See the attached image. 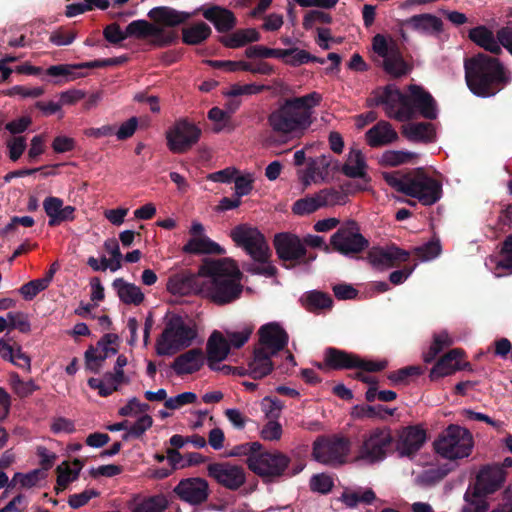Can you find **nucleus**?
<instances>
[{
	"mask_svg": "<svg viewBox=\"0 0 512 512\" xmlns=\"http://www.w3.org/2000/svg\"><path fill=\"white\" fill-rule=\"evenodd\" d=\"M241 272L228 258L206 260L197 274H177L169 278L167 289L174 295L201 294L218 305L231 303L242 292Z\"/></svg>",
	"mask_w": 512,
	"mask_h": 512,
	"instance_id": "1",
	"label": "nucleus"
},
{
	"mask_svg": "<svg viewBox=\"0 0 512 512\" xmlns=\"http://www.w3.org/2000/svg\"><path fill=\"white\" fill-rule=\"evenodd\" d=\"M409 97L395 85H387L375 92L376 105L383 106L389 118L405 122L415 117L416 111L427 119L437 117V107L432 96L422 87L409 86Z\"/></svg>",
	"mask_w": 512,
	"mask_h": 512,
	"instance_id": "2",
	"label": "nucleus"
},
{
	"mask_svg": "<svg viewBox=\"0 0 512 512\" xmlns=\"http://www.w3.org/2000/svg\"><path fill=\"white\" fill-rule=\"evenodd\" d=\"M322 101L318 92L284 100L268 116V124L278 135L299 138L310 128L314 121V108Z\"/></svg>",
	"mask_w": 512,
	"mask_h": 512,
	"instance_id": "3",
	"label": "nucleus"
},
{
	"mask_svg": "<svg viewBox=\"0 0 512 512\" xmlns=\"http://www.w3.org/2000/svg\"><path fill=\"white\" fill-rule=\"evenodd\" d=\"M465 78L473 94L490 97L511 82L512 73L498 59L478 54L465 61Z\"/></svg>",
	"mask_w": 512,
	"mask_h": 512,
	"instance_id": "4",
	"label": "nucleus"
},
{
	"mask_svg": "<svg viewBox=\"0 0 512 512\" xmlns=\"http://www.w3.org/2000/svg\"><path fill=\"white\" fill-rule=\"evenodd\" d=\"M198 341L196 322L188 316L172 314L166 317L164 328L156 341L160 356H172Z\"/></svg>",
	"mask_w": 512,
	"mask_h": 512,
	"instance_id": "5",
	"label": "nucleus"
},
{
	"mask_svg": "<svg viewBox=\"0 0 512 512\" xmlns=\"http://www.w3.org/2000/svg\"><path fill=\"white\" fill-rule=\"evenodd\" d=\"M230 236L238 247L244 249L255 262L259 263L249 269L252 273L265 276L275 274V267L268 262L271 255L269 246L257 228L245 224L239 225L231 230Z\"/></svg>",
	"mask_w": 512,
	"mask_h": 512,
	"instance_id": "6",
	"label": "nucleus"
},
{
	"mask_svg": "<svg viewBox=\"0 0 512 512\" xmlns=\"http://www.w3.org/2000/svg\"><path fill=\"white\" fill-rule=\"evenodd\" d=\"M473 436L464 427L449 425L434 442L437 454L448 460L468 457L473 449Z\"/></svg>",
	"mask_w": 512,
	"mask_h": 512,
	"instance_id": "7",
	"label": "nucleus"
},
{
	"mask_svg": "<svg viewBox=\"0 0 512 512\" xmlns=\"http://www.w3.org/2000/svg\"><path fill=\"white\" fill-rule=\"evenodd\" d=\"M372 50L381 59L387 73L394 77L408 73L409 66L404 61L396 40L391 36L376 34L372 39Z\"/></svg>",
	"mask_w": 512,
	"mask_h": 512,
	"instance_id": "8",
	"label": "nucleus"
},
{
	"mask_svg": "<svg viewBox=\"0 0 512 512\" xmlns=\"http://www.w3.org/2000/svg\"><path fill=\"white\" fill-rule=\"evenodd\" d=\"M350 442L343 437L319 438L314 442L313 457L326 465H338L346 461Z\"/></svg>",
	"mask_w": 512,
	"mask_h": 512,
	"instance_id": "9",
	"label": "nucleus"
},
{
	"mask_svg": "<svg viewBox=\"0 0 512 512\" xmlns=\"http://www.w3.org/2000/svg\"><path fill=\"white\" fill-rule=\"evenodd\" d=\"M331 245L339 253L349 256L363 251L368 241L360 233L358 225L349 221L341 226L331 237Z\"/></svg>",
	"mask_w": 512,
	"mask_h": 512,
	"instance_id": "10",
	"label": "nucleus"
},
{
	"mask_svg": "<svg viewBox=\"0 0 512 512\" xmlns=\"http://www.w3.org/2000/svg\"><path fill=\"white\" fill-rule=\"evenodd\" d=\"M392 440L391 431L388 428L372 430L364 438L359 451V458L370 464L384 460Z\"/></svg>",
	"mask_w": 512,
	"mask_h": 512,
	"instance_id": "11",
	"label": "nucleus"
},
{
	"mask_svg": "<svg viewBox=\"0 0 512 512\" xmlns=\"http://www.w3.org/2000/svg\"><path fill=\"white\" fill-rule=\"evenodd\" d=\"M408 196L418 199L426 206L436 203L442 196L441 183L423 172L412 174Z\"/></svg>",
	"mask_w": 512,
	"mask_h": 512,
	"instance_id": "12",
	"label": "nucleus"
},
{
	"mask_svg": "<svg viewBox=\"0 0 512 512\" xmlns=\"http://www.w3.org/2000/svg\"><path fill=\"white\" fill-rule=\"evenodd\" d=\"M201 130L187 120L177 121L166 133L168 148L174 153H183L199 140Z\"/></svg>",
	"mask_w": 512,
	"mask_h": 512,
	"instance_id": "13",
	"label": "nucleus"
},
{
	"mask_svg": "<svg viewBox=\"0 0 512 512\" xmlns=\"http://www.w3.org/2000/svg\"><path fill=\"white\" fill-rule=\"evenodd\" d=\"M248 467L260 476H280L289 464V458L280 452L252 454L247 458Z\"/></svg>",
	"mask_w": 512,
	"mask_h": 512,
	"instance_id": "14",
	"label": "nucleus"
},
{
	"mask_svg": "<svg viewBox=\"0 0 512 512\" xmlns=\"http://www.w3.org/2000/svg\"><path fill=\"white\" fill-rule=\"evenodd\" d=\"M127 33L129 37L147 39L151 44L159 47L171 44L176 38L174 32L146 20L132 21L127 26Z\"/></svg>",
	"mask_w": 512,
	"mask_h": 512,
	"instance_id": "15",
	"label": "nucleus"
},
{
	"mask_svg": "<svg viewBox=\"0 0 512 512\" xmlns=\"http://www.w3.org/2000/svg\"><path fill=\"white\" fill-rule=\"evenodd\" d=\"M325 361L334 369L361 368L368 372L381 371L387 366V361H364L354 354L332 348L326 351Z\"/></svg>",
	"mask_w": 512,
	"mask_h": 512,
	"instance_id": "16",
	"label": "nucleus"
},
{
	"mask_svg": "<svg viewBox=\"0 0 512 512\" xmlns=\"http://www.w3.org/2000/svg\"><path fill=\"white\" fill-rule=\"evenodd\" d=\"M189 239L183 246V252L188 254H224L225 249L211 240L205 233V228L199 221H193L189 228Z\"/></svg>",
	"mask_w": 512,
	"mask_h": 512,
	"instance_id": "17",
	"label": "nucleus"
},
{
	"mask_svg": "<svg viewBox=\"0 0 512 512\" xmlns=\"http://www.w3.org/2000/svg\"><path fill=\"white\" fill-rule=\"evenodd\" d=\"M207 471L219 484L231 490L238 489L246 480L243 467L228 462L209 464Z\"/></svg>",
	"mask_w": 512,
	"mask_h": 512,
	"instance_id": "18",
	"label": "nucleus"
},
{
	"mask_svg": "<svg viewBox=\"0 0 512 512\" xmlns=\"http://www.w3.org/2000/svg\"><path fill=\"white\" fill-rule=\"evenodd\" d=\"M410 253L395 245L372 248L367 256L369 263L377 270L388 269L408 260Z\"/></svg>",
	"mask_w": 512,
	"mask_h": 512,
	"instance_id": "19",
	"label": "nucleus"
},
{
	"mask_svg": "<svg viewBox=\"0 0 512 512\" xmlns=\"http://www.w3.org/2000/svg\"><path fill=\"white\" fill-rule=\"evenodd\" d=\"M260 340L258 348L275 355L282 350L288 342V335L281 326L275 323L263 325L259 330Z\"/></svg>",
	"mask_w": 512,
	"mask_h": 512,
	"instance_id": "20",
	"label": "nucleus"
},
{
	"mask_svg": "<svg viewBox=\"0 0 512 512\" xmlns=\"http://www.w3.org/2000/svg\"><path fill=\"white\" fill-rule=\"evenodd\" d=\"M175 493L185 502L196 505L208 497V483L201 478H188L179 482Z\"/></svg>",
	"mask_w": 512,
	"mask_h": 512,
	"instance_id": "21",
	"label": "nucleus"
},
{
	"mask_svg": "<svg viewBox=\"0 0 512 512\" xmlns=\"http://www.w3.org/2000/svg\"><path fill=\"white\" fill-rule=\"evenodd\" d=\"M275 248L282 260H298L305 253V246L301 239L290 233H281L275 236Z\"/></svg>",
	"mask_w": 512,
	"mask_h": 512,
	"instance_id": "22",
	"label": "nucleus"
},
{
	"mask_svg": "<svg viewBox=\"0 0 512 512\" xmlns=\"http://www.w3.org/2000/svg\"><path fill=\"white\" fill-rule=\"evenodd\" d=\"M505 478L506 473L500 465L487 466L478 474L475 490L483 495L491 494L501 487Z\"/></svg>",
	"mask_w": 512,
	"mask_h": 512,
	"instance_id": "23",
	"label": "nucleus"
},
{
	"mask_svg": "<svg viewBox=\"0 0 512 512\" xmlns=\"http://www.w3.org/2000/svg\"><path fill=\"white\" fill-rule=\"evenodd\" d=\"M367 170L368 164L363 152L357 147H351L340 171L349 178H359L367 183Z\"/></svg>",
	"mask_w": 512,
	"mask_h": 512,
	"instance_id": "24",
	"label": "nucleus"
},
{
	"mask_svg": "<svg viewBox=\"0 0 512 512\" xmlns=\"http://www.w3.org/2000/svg\"><path fill=\"white\" fill-rule=\"evenodd\" d=\"M399 136L393 126L384 120L379 121L365 133V140L372 148L388 146L398 140Z\"/></svg>",
	"mask_w": 512,
	"mask_h": 512,
	"instance_id": "25",
	"label": "nucleus"
},
{
	"mask_svg": "<svg viewBox=\"0 0 512 512\" xmlns=\"http://www.w3.org/2000/svg\"><path fill=\"white\" fill-rule=\"evenodd\" d=\"M230 348L225 335L220 331H213L207 341V360L209 367L213 370H217V364L226 359Z\"/></svg>",
	"mask_w": 512,
	"mask_h": 512,
	"instance_id": "26",
	"label": "nucleus"
},
{
	"mask_svg": "<svg viewBox=\"0 0 512 512\" xmlns=\"http://www.w3.org/2000/svg\"><path fill=\"white\" fill-rule=\"evenodd\" d=\"M43 208L49 218L50 226L74 219L75 208L70 205L64 206L62 199L58 197H47L43 202Z\"/></svg>",
	"mask_w": 512,
	"mask_h": 512,
	"instance_id": "27",
	"label": "nucleus"
},
{
	"mask_svg": "<svg viewBox=\"0 0 512 512\" xmlns=\"http://www.w3.org/2000/svg\"><path fill=\"white\" fill-rule=\"evenodd\" d=\"M128 382L129 378L124 373L113 371L105 373L102 378H90L88 385L97 390L100 396L107 397Z\"/></svg>",
	"mask_w": 512,
	"mask_h": 512,
	"instance_id": "28",
	"label": "nucleus"
},
{
	"mask_svg": "<svg viewBox=\"0 0 512 512\" xmlns=\"http://www.w3.org/2000/svg\"><path fill=\"white\" fill-rule=\"evenodd\" d=\"M426 441V433L418 427L405 428L399 437L398 450L401 455H411L418 451Z\"/></svg>",
	"mask_w": 512,
	"mask_h": 512,
	"instance_id": "29",
	"label": "nucleus"
},
{
	"mask_svg": "<svg viewBox=\"0 0 512 512\" xmlns=\"http://www.w3.org/2000/svg\"><path fill=\"white\" fill-rule=\"evenodd\" d=\"M113 63L112 60H104V61H91L86 62L78 65H69V64H60V65H54L50 66L46 73L49 76L59 78V80L56 81V83H59L61 81L68 82L72 81L78 78V75L74 72L76 68H96L105 66L108 64Z\"/></svg>",
	"mask_w": 512,
	"mask_h": 512,
	"instance_id": "30",
	"label": "nucleus"
},
{
	"mask_svg": "<svg viewBox=\"0 0 512 512\" xmlns=\"http://www.w3.org/2000/svg\"><path fill=\"white\" fill-rule=\"evenodd\" d=\"M461 355L462 352L459 349H453L444 355L431 369V380H437L439 378L449 376L456 371L463 369L460 362Z\"/></svg>",
	"mask_w": 512,
	"mask_h": 512,
	"instance_id": "31",
	"label": "nucleus"
},
{
	"mask_svg": "<svg viewBox=\"0 0 512 512\" xmlns=\"http://www.w3.org/2000/svg\"><path fill=\"white\" fill-rule=\"evenodd\" d=\"M203 363V352L199 349H191L176 358L173 363V370L178 375L191 374L198 371Z\"/></svg>",
	"mask_w": 512,
	"mask_h": 512,
	"instance_id": "32",
	"label": "nucleus"
},
{
	"mask_svg": "<svg viewBox=\"0 0 512 512\" xmlns=\"http://www.w3.org/2000/svg\"><path fill=\"white\" fill-rule=\"evenodd\" d=\"M148 16L157 23L156 25L165 28L164 26L173 27L185 22L190 14L169 7H155L149 11Z\"/></svg>",
	"mask_w": 512,
	"mask_h": 512,
	"instance_id": "33",
	"label": "nucleus"
},
{
	"mask_svg": "<svg viewBox=\"0 0 512 512\" xmlns=\"http://www.w3.org/2000/svg\"><path fill=\"white\" fill-rule=\"evenodd\" d=\"M405 24L411 27L413 30L426 35L438 34L442 31L443 28L442 20L432 14H420L412 16L406 20Z\"/></svg>",
	"mask_w": 512,
	"mask_h": 512,
	"instance_id": "34",
	"label": "nucleus"
},
{
	"mask_svg": "<svg viewBox=\"0 0 512 512\" xmlns=\"http://www.w3.org/2000/svg\"><path fill=\"white\" fill-rule=\"evenodd\" d=\"M469 38L476 45L494 54H500L502 48L500 47L497 36L494 32L486 26H477L469 31Z\"/></svg>",
	"mask_w": 512,
	"mask_h": 512,
	"instance_id": "35",
	"label": "nucleus"
},
{
	"mask_svg": "<svg viewBox=\"0 0 512 512\" xmlns=\"http://www.w3.org/2000/svg\"><path fill=\"white\" fill-rule=\"evenodd\" d=\"M203 16L214 24L219 32H226L231 30L235 24L236 19L234 14L220 6H213L203 11Z\"/></svg>",
	"mask_w": 512,
	"mask_h": 512,
	"instance_id": "36",
	"label": "nucleus"
},
{
	"mask_svg": "<svg viewBox=\"0 0 512 512\" xmlns=\"http://www.w3.org/2000/svg\"><path fill=\"white\" fill-rule=\"evenodd\" d=\"M272 356L273 354L256 347L253 357L248 363L249 374L255 379L267 376L273 369Z\"/></svg>",
	"mask_w": 512,
	"mask_h": 512,
	"instance_id": "37",
	"label": "nucleus"
},
{
	"mask_svg": "<svg viewBox=\"0 0 512 512\" xmlns=\"http://www.w3.org/2000/svg\"><path fill=\"white\" fill-rule=\"evenodd\" d=\"M113 288L116 290L120 300L129 305H140L144 300V294L140 287L126 282L122 278L113 281Z\"/></svg>",
	"mask_w": 512,
	"mask_h": 512,
	"instance_id": "38",
	"label": "nucleus"
},
{
	"mask_svg": "<svg viewBox=\"0 0 512 512\" xmlns=\"http://www.w3.org/2000/svg\"><path fill=\"white\" fill-rule=\"evenodd\" d=\"M403 135L413 142H432L436 133L430 123H408L402 128Z\"/></svg>",
	"mask_w": 512,
	"mask_h": 512,
	"instance_id": "39",
	"label": "nucleus"
},
{
	"mask_svg": "<svg viewBox=\"0 0 512 512\" xmlns=\"http://www.w3.org/2000/svg\"><path fill=\"white\" fill-rule=\"evenodd\" d=\"M376 498L375 493L372 489H351L345 488L339 497V501L342 502L347 508L353 509L358 504H371Z\"/></svg>",
	"mask_w": 512,
	"mask_h": 512,
	"instance_id": "40",
	"label": "nucleus"
},
{
	"mask_svg": "<svg viewBox=\"0 0 512 512\" xmlns=\"http://www.w3.org/2000/svg\"><path fill=\"white\" fill-rule=\"evenodd\" d=\"M260 39L259 32L254 28L240 29L221 38V42L228 48H239Z\"/></svg>",
	"mask_w": 512,
	"mask_h": 512,
	"instance_id": "41",
	"label": "nucleus"
},
{
	"mask_svg": "<svg viewBox=\"0 0 512 512\" xmlns=\"http://www.w3.org/2000/svg\"><path fill=\"white\" fill-rule=\"evenodd\" d=\"M323 164L318 158H310L307 161L306 168L299 169L297 176L304 188H307L312 183H319L324 180V174L320 170V166Z\"/></svg>",
	"mask_w": 512,
	"mask_h": 512,
	"instance_id": "42",
	"label": "nucleus"
},
{
	"mask_svg": "<svg viewBox=\"0 0 512 512\" xmlns=\"http://www.w3.org/2000/svg\"><path fill=\"white\" fill-rule=\"evenodd\" d=\"M82 469V464L79 460L72 463L63 462L57 467V487L56 489L64 490L69 483L75 481Z\"/></svg>",
	"mask_w": 512,
	"mask_h": 512,
	"instance_id": "43",
	"label": "nucleus"
},
{
	"mask_svg": "<svg viewBox=\"0 0 512 512\" xmlns=\"http://www.w3.org/2000/svg\"><path fill=\"white\" fill-rule=\"evenodd\" d=\"M253 330V325L244 323L234 329L226 330L225 337L230 347L238 349L249 340Z\"/></svg>",
	"mask_w": 512,
	"mask_h": 512,
	"instance_id": "44",
	"label": "nucleus"
},
{
	"mask_svg": "<svg viewBox=\"0 0 512 512\" xmlns=\"http://www.w3.org/2000/svg\"><path fill=\"white\" fill-rule=\"evenodd\" d=\"M414 154L403 150H386L378 158L381 166L396 167L411 162Z\"/></svg>",
	"mask_w": 512,
	"mask_h": 512,
	"instance_id": "45",
	"label": "nucleus"
},
{
	"mask_svg": "<svg viewBox=\"0 0 512 512\" xmlns=\"http://www.w3.org/2000/svg\"><path fill=\"white\" fill-rule=\"evenodd\" d=\"M183 41L186 44L196 45L204 41L211 34V28L204 22L197 23L182 31Z\"/></svg>",
	"mask_w": 512,
	"mask_h": 512,
	"instance_id": "46",
	"label": "nucleus"
},
{
	"mask_svg": "<svg viewBox=\"0 0 512 512\" xmlns=\"http://www.w3.org/2000/svg\"><path fill=\"white\" fill-rule=\"evenodd\" d=\"M167 507V500L162 495H156L135 501L131 512H162Z\"/></svg>",
	"mask_w": 512,
	"mask_h": 512,
	"instance_id": "47",
	"label": "nucleus"
},
{
	"mask_svg": "<svg viewBox=\"0 0 512 512\" xmlns=\"http://www.w3.org/2000/svg\"><path fill=\"white\" fill-rule=\"evenodd\" d=\"M153 425V418L149 415V412L141 414L136 417L134 423L129 425L127 432L123 435L124 440H129L132 438H140L142 437L147 430H149Z\"/></svg>",
	"mask_w": 512,
	"mask_h": 512,
	"instance_id": "48",
	"label": "nucleus"
},
{
	"mask_svg": "<svg viewBox=\"0 0 512 512\" xmlns=\"http://www.w3.org/2000/svg\"><path fill=\"white\" fill-rule=\"evenodd\" d=\"M304 303L310 311L325 310L331 308L332 298L323 292L311 291L304 297Z\"/></svg>",
	"mask_w": 512,
	"mask_h": 512,
	"instance_id": "49",
	"label": "nucleus"
},
{
	"mask_svg": "<svg viewBox=\"0 0 512 512\" xmlns=\"http://www.w3.org/2000/svg\"><path fill=\"white\" fill-rule=\"evenodd\" d=\"M464 505L461 512H486L488 503L481 492L474 490L472 493L466 492L464 495Z\"/></svg>",
	"mask_w": 512,
	"mask_h": 512,
	"instance_id": "50",
	"label": "nucleus"
},
{
	"mask_svg": "<svg viewBox=\"0 0 512 512\" xmlns=\"http://www.w3.org/2000/svg\"><path fill=\"white\" fill-rule=\"evenodd\" d=\"M323 207L320 197L317 194L297 200L292 207V211L296 215H307L315 212Z\"/></svg>",
	"mask_w": 512,
	"mask_h": 512,
	"instance_id": "51",
	"label": "nucleus"
},
{
	"mask_svg": "<svg viewBox=\"0 0 512 512\" xmlns=\"http://www.w3.org/2000/svg\"><path fill=\"white\" fill-rule=\"evenodd\" d=\"M454 343V339L443 331L434 336V341L429 351L424 355L425 362H431L436 355L443 350V348L450 346Z\"/></svg>",
	"mask_w": 512,
	"mask_h": 512,
	"instance_id": "52",
	"label": "nucleus"
},
{
	"mask_svg": "<svg viewBox=\"0 0 512 512\" xmlns=\"http://www.w3.org/2000/svg\"><path fill=\"white\" fill-rule=\"evenodd\" d=\"M412 174L402 175L399 172H385L383 178L395 190L408 194Z\"/></svg>",
	"mask_w": 512,
	"mask_h": 512,
	"instance_id": "53",
	"label": "nucleus"
},
{
	"mask_svg": "<svg viewBox=\"0 0 512 512\" xmlns=\"http://www.w3.org/2000/svg\"><path fill=\"white\" fill-rule=\"evenodd\" d=\"M118 346L119 337L116 334L109 333L103 336L94 348L104 356L110 358L117 354Z\"/></svg>",
	"mask_w": 512,
	"mask_h": 512,
	"instance_id": "54",
	"label": "nucleus"
},
{
	"mask_svg": "<svg viewBox=\"0 0 512 512\" xmlns=\"http://www.w3.org/2000/svg\"><path fill=\"white\" fill-rule=\"evenodd\" d=\"M9 381L14 392L20 397L30 395L38 388L34 381H24L16 373L10 374Z\"/></svg>",
	"mask_w": 512,
	"mask_h": 512,
	"instance_id": "55",
	"label": "nucleus"
},
{
	"mask_svg": "<svg viewBox=\"0 0 512 512\" xmlns=\"http://www.w3.org/2000/svg\"><path fill=\"white\" fill-rule=\"evenodd\" d=\"M149 410L150 406L147 403L140 402L136 397H132L119 409V414L136 418L141 414L149 412Z\"/></svg>",
	"mask_w": 512,
	"mask_h": 512,
	"instance_id": "56",
	"label": "nucleus"
},
{
	"mask_svg": "<svg viewBox=\"0 0 512 512\" xmlns=\"http://www.w3.org/2000/svg\"><path fill=\"white\" fill-rule=\"evenodd\" d=\"M42 477L43 472L39 469L32 470L26 474L15 473L10 485L19 484L23 488H32L39 483Z\"/></svg>",
	"mask_w": 512,
	"mask_h": 512,
	"instance_id": "57",
	"label": "nucleus"
},
{
	"mask_svg": "<svg viewBox=\"0 0 512 512\" xmlns=\"http://www.w3.org/2000/svg\"><path fill=\"white\" fill-rule=\"evenodd\" d=\"M49 285V279H36L24 284L19 292L25 300H32L38 293L45 290Z\"/></svg>",
	"mask_w": 512,
	"mask_h": 512,
	"instance_id": "58",
	"label": "nucleus"
},
{
	"mask_svg": "<svg viewBox=\"0 0 512 512\" xmlns=\"http://www.w3.org/2000/svg\"><path fill=\"white\" fill-rule=\"evenodd\" d=\"M4 94L10 97L37 98L44 94V89L42 87L16 85L7 89Z\"/></svg>",
	"mask_w": 512,
	"mask_h": 512,
	"instance_id": "59",
	"label": "nucleus"
},
{
	"mask_svg": "<svg viewBox=\"0 0 512 512\" xmlns=\"http://www.w3.org/2000/svg\"><path fill=\"white\" fill-rule=\"evenodd\" d=\"M108 357L97 351L94 347L85 352L86 369L93 373H98Z\"/></svg>",
	"mask_w": 512,
	"mask_h": 512,
	"instance_id": "60",
	"label": "nucleus"
},
{
	"mask_svg": "<svg viewBox=\"0 0 512 512\" xmlns=\"http://www.w3.org/2000/svg\"><path fill=\"white\" fill-rule=\"evenodd\" d=\"M289 52L290 53L288 54L286 64H289L292 66H298V65H301L304 63H308L310 61L319 62L321 64L324 63L323 59L314 57L302 49L293 48V49H289Z\"/></svg>",
	"mask_w": 512,
	"mask_h": 512,
	"instance_id": "61",
	"label": "nucleus"
},
{
	"mask_svg": "<svg viewBox=\"0 0 512 512\" xmlns=\"http://www.w3.org/2000/svg\"><path fill=\"white\" fill-rule=\"evenodd\" d=\"M233 181L235 183V195L241 198L251 192L254 175L251 173H237Z\"/></svg>",
	"mask_w": 512,
	"mask_h": 512,
	"instance_id": "62",
	"label": "nucleus"
},
{
	"mask_svg": "<svg viewBox=\"0 0 512 512\" xmlns=\"http://www.w3.org/2000/svg\"><path fill=\"white\" fill-rule=\"evenodd\" d=\"M420 374H422L421 367L408 366L390 373L388 378L394 384H403L406 383L409 378L419 376Z\"/></svg>",
	"mask_w": 512,
	"mask_h": 512,
	"instance_id": "63",
	"label": "nucleus"
},
{
	"mask_svg": "<svg viewBox=\"0 0 512 512\" xmlns=\"http://www.w3.org/2000/svg\"><path fill=\"white\" fill-rule=\"evenodd\" d=\"M196 400H197V395L195 393L183 392L174 397L168 398L164 402V406L167 409L176 410V409H180L181 407H183L185 405L192 404V403L196 402Z\"/></svg>",
	"mask_w": 512,
	"mask_h": 512,
	"instance_id": "64",
	"label": "nucleus"
}]
</instances>
